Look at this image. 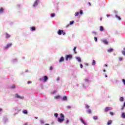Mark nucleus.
<instances>
[{
    "label": "nucleus",
    "mask_w": 125,
    "mask_h": 125,
    "mask_svg": "<svg viewBox=\"0 0 125 125\" xmlns=\"http://www.w3.org/2000/svg\"><path fill=\"white\" fill-rule=\"evenodd\" d=\"M60 116H61V118H58V122L59 123H62V122H64V115L62 113L61 114Z\"/></svg>",
    "instance_id": "obj_1"
},
{
    "label": "nucleus",
    "mask_w": 125,
    "mask_h": 125,
    "mask_svg": "<svg viewBox=\"0 0 125 125\" xmlns=\"http://www.w3.org/2000/svg\"><path fill=\"white\" fill-rule=\"evenodd\" d=\"M58 34L60 35V36H61V35H63V36H65V35H66V33H65L64 32V30H59L58 31Z\"/></svg>",
    "instance_id": "obj_2"
},
{
    "label": "nucleus",
    "mask_w": 125,
    "mask_h": 125,
    "mask_svg": "<svg viewBox=\"0 0 125 125\" xmlns=\"http://www.w3.org/2000/svg\"><path fill=\"white\" fill-rule=\"evenodd\" d=\"M72 58L73 56H72V55H67L66 56H65V60L66 61H68V59H72Z\"/></svg>",
    "instance_id": "obj_3"
},
{
    "label": "nucleus",
    "mask_w": 125,
    "mask_h": 125,
    "mask_svg": "<svg viewBox=\"0 0 125 125\" xmlns=\"http://www.w3.org/2000/svg\"><path fill=\"white\" fill-rule=\"evenodd\" d=\"M111 110H112V108L110 107H106L104 108V112H107L109 111H111Z\"/></svg>",
    "instance_id": "obj_4"
},
{
    "label": "nucleus",
    "mask_w": 125,
    "mask_h": 125,
    "mask_svg": "<svg viewBox=\"0 0 125 125\" xmlns=\"http://www.w3.org/2000/svg\"><path fill=\"white\" fill-rule=\"evenodd\" d=\"M11 46H12V43H9V44H8L5 47V48H6V49H7V48H9V47H11Z\"/></svg>",
    "instance_id": "obj_5"
},
{
    "label": "nucleus",
    "mask_w": 125,
    "mask_h": 125,
    "mask_svg": "<svg viewBox=\"0 0 125 125\" xmlns=\"http://www.w3.org/2000/svg\"><path fill=\"white\" fill-rule=\"evenodd\" d=\"M43 82L44 83H45V82H47V80H48V78H47V76H44L43 77Z\"/></svg>",
    "instance_id": "obj_6"
},
{
    "label": "nucleus",
    "mask_w": 125,
    "mask_h": 125,
    "mask_svg": "<svg viewBox=\"0 0 125 125\" xmlns=\"http://www.w3.org/2000/svg\"><path fill=\"white\" fill-rule=\"evenodd\" d=\"M16 96L17 98H19L20 99H23L24 98V97H21L18 94H16Z\"/></svg>",
    "instance_id": "obj_7"
},
{
    "label": "nucleus",
    "mask_w": 125,
    "mask_h": 125,
    "mask_svg": "<svg viewBox=\"0 0 125 125\" xmlns=\"http://www.w3.org/2000/svg\"><path fill=\"white\" fill-rule=\"evenodd\" d=\"M40 0H36L34 3L33 6L36 7L38 5V2Z\"/></svg>",
    "instance_id": "obj_8"
},
{
    "label": "nucleus",
    "mask_w": 125,
    "mask_h": 125,
    "mask_svg": "<svg viewBox=\"0 0 125 125\" xmlns=\"http://www.w3.org/2000/svg\"><path fill=\"white\" fill-rule=\"evenodd\" d=\"M5 36L6 39H8L10 37V35L8 34L7 33H5Z\"/></svg>",
    "instance_id": "obj_9"
},
{
    "label": "nucleus",
    "mask_w": 125,
    "mask_h": 125,
    "mask_svg": "<svg viewBox=\"0 0 125 125\" xmlns=\"http://www.w3.org/2000/svg\"><path fill=\"white\" fill-rule=\"evenodd\" d=\"M55 99H60L61 98V96L58 95L54 97Z\"/></svg>",
    "instance_id": "obj_10"
},
{
    "label": "nucleus",
    "mask_w": 125,
    "mask_h": 125,
    "mask_svg": "<svg viewBox=\"0 0 125 125\" xmlns=\"http://www.w3.org/2000/svg\"><path fill=\"white\" fill-rule=\"evenodd\" d=\"M103 42H104V44H106V45H108V41H107V40H103Z\"/></svg>",
    "instance_id": "obj_11"
},
{
    "label": "nucleus",
    "mask_w": 125,
    "mask_h": 125,
    "mask_svg": "<svg viewBox=\"0 0 125 125\" xmlns=\"http://www.w3.org/2000/svg\"><path fill=\"white\" fill-rule=\"evenodd\" d=\"M63 61H64V58L63 57H62L59 60V62L60 63H61V62H63Z\"/></svg>",
    "instance_id": "obj_12"
},
{
    "label": "nucleus",
    "mask_w": 125,
    "mask_h": 125,
    "mask_svg": "<svg viewBox=\"0 0 125 125\" xmlns=\"http://www.w3.org/2000/svg\"><path fill=\"white\" fill-rule=\"evenodd\" d=\"M100 31H101V32H103L104 31V28L103 27V26H101L100 27Z\"/></svg>",
    "instance_id": "obj_13"
},
{
    "label": "nucleus",
    "mask_w": 125,
    "mask_h": 125,
    "mask_svg": "<svg viewBox=\"0 0 125 125\" xmlns=\"http://www.w3.org/2000/svg\"><path fill=\"white\" fill-rule=\"evenodd\" d=\"M30 31H36V27L33 26L30 28Z\"/></svg>",
    "instance_id": "obj_14"
},
{
    "label": "nucleus",
    "mask_w": 125,
    "mask_h": 125,
    "mask_svg": "<svg viewBox=\"0 0 125 125\" xmlns=\"http://www.w3.org/2000/svg\"><path fill=\"white\" fill-rule=\"evenodd\" d=\"M80 121L83 124V125H86V124H85V122H84V121H83V119L81 118Z\"/></svg>",
    "instance_id": "obj_15"
},
{
    "label": "nucleus",
    "mask_w": 125,
    "mask_h": 125,
    "mask_svg": "<svg viewBox=\"0 0 125 125\" xmlns=\"http://www.w3.org/2000/svg\"><path fill=\"white\" fill-rule=\"evenodd\" d=\"M22 113L25 114V115H27V114H28V111H27V110H24L22 111Z\"/></svg>",
    "instance_id": "obj_16"
},
{
    "label": "nucleus",
    "mask_w": 125,
    "mask_h": 125,
    "mask_svg": "<svg viewBox=\"0 0 125 125\" xmlns=\"http://www.w3.org/2000/svg\"><path fill=\"white\" fill-rule=\"evenodd\" d=\"M77 60H78V62H82V60L81 59V58L77 57L76 58Z\"/></svg>",
    "instance_id": "obj_17"
},
{
    "label": "nucleus",
    "mask_w": 125,
    "mask_h": 125,
    "mask_svg": "<svg viewBox=\"0 0 125 125\" xmlns=\"http://www.w3.org/2000/svg\"><path fill=\"white\" fill-rule=\"evenodd\" d=\"M112 124V120H109L107 123V125H110Z\"/></svg>",
    "instance_id": "obj_18"
},
{
    "label": "nucleus",
    "mask_w": 125,
    "mask_h": 125,
    "mask_svg": "<svg viewBox=\"0 0 125 125\" xmlns=\"http://www.w3.org/2000/svg\"><path fill=\"white\" fill-rule=\"evenodd\" d=\"M4 9L3 8H0V13H2L3 11H4Z\"/></svg>",
    "instance_id": "obj_19"
},
{
    "label": "nucleus",
    "mask_w": 125,
    "mask_h": 125,
    "mask_svg": "<svg viewBox=\"0 0 125 125\" xmlns=\"http://www.w3.org/2000/svg\"><path fill=\"white\" fill-rule=\"evenodd\" d=\"M113 50H114L113 49V48H110V49H108V50H107V52H112V51H113Z\"/></svg>",
    "instance_id": "obj_20"
},
{
    "label": "nucleus",
    "mask_w": 125,
    "mask_h": 125,
    "mask_svg": "<svg viewBox=\"0 0 125 125\" xmlns=\"http://www.w3.org/2000/svg\"><path fill=\"white\" fill-rule=\"evenodd\" d=\"M62 100L63 101H66V100H67V97L66 96H64L62 98Z\"/></svg>",
    "instance_id": "obj_21"
},
{
    "label": "nucleus",
    "mask_w": 125,
    "mask_h": 125,
    "mask_svg": "<svg viewBox=\"0 0 125 125\" xmlns=\"http://www.w3.org/2000/svg\"><path fill=\"white\" fill-rule=\"evenodd\" d=\"M115 17L118 19V20H121V17L118 16V15H116Z\"/></svg>",
    "instance_id": "obj_22"
},
{
    "label": "nucleus",
    "mask_w": 125,
    "mask_h": 125,
    "mask_svg": "<svg viewBox=\"0 0 125 125\" xmlns=\"http://www.w3.org/2000/svg\"><path fill=\"white\" fill-rule=\"evenodd\" d=\"M95 64H96V62H95V60H93L92 65H94Z\"/></svg>",
    "instance_id": "obj_23"
},
{
    "label": "nucleus",
    "mask_w": 125,
    "mask_h": 125,
    "mask_svg": "<svg viewBox=\"0 0 125 125\" xmlns=\"http://www.w3.org/2000/svg\"><path fill=\"white\" fill-rule=\"evenodd\" d=\"M76 48H77V47H74L73 49V51H74L75 54H77V52L76 51Z\"/></svg>",
    "instance_id": "obj_24"
},
{
    "label": "nucleus",
    "mask_w": 125,
    "mask_h": 125,
    "mask_svg": "<svg viewBox=\"0 0 125 125\" xmlns=\"http://www.w3.org/2000/svg\"><path fill=\"white\" fill-rule=\"evenodd\" d=\"M122 118H123L124 119H125V113H123L122 114Z\"/></svg>",
    "instance_id": "obj_25"
},
{
    "label": "nucleus",
    "mask_w": 125,
    "mask_h": 125,
    "mask_svg": "<svg viewBox=\"0 0 125 125\" xmlns=\"http://www.w3.org/2000/svg\"><path fill=\"white\" fill-rule=\"evenodd\" d=\"M54 116H55L56 118H58V113H54Z\"/></svg>",
    "instance_id": "obj_26"
},
{
    "label": "nucleus",
    "mask_w": 125,
    "mask_h": 125,
    "mask_svg": "<svg viewBox=\"0 0 125 125\" xmlns=\"http://www.w3.org/2000/svg\"><path fill=\"white\" fill-rule=\"evenodd\" d=\"M120 101H121L122 102H123V101H124V98L123 97H120Z\"/></svg>",
    "instance_id": "obj_27"
},
{
    "label": "nucleus",
    "mask_w": 125,
    "mask_h": 125,
    "mask_svg": "<svg viewBox=\"0 0 125 125\" xmlns=\"http://www.w3.org/2000/svg\"><path fill=\"white\" fill-rule=\"evenodd\" d=\"M125 103H124V105L121 108V110H124V109H125Z\"/></svg>",
    "instance_id": "obj_28"
},
{
    "label": "nucleus",
    "mask_w": 125,
    "mask_h": 125,
    "mask_svg": "<svg viewBox=\"0 0 125 125\" xmlns=\"http://www.w3.org/2000/svg\"><path fill=\"white\" fill-rule=\"evenodd\" d=\"M87 112L88 114H91V110L90 109H88Z\"/></svg>",
    "instance_id": "obj_29"
},
{
    "label": "nucleus",
    "mask_w": 125,
    "mask_h": 125,
    "mask_svg": "<svg viewBox=\"0 0 125 125\" xmlns=\"http://www.w3.org/2000/svg\"><path fill=\"white\" fill-rule=\"evenodd\" d=\"M54 16H55V14L54 13L51 14V17L53 18V17H54Z\"/></svg>",
    "instance_id": "obj_30"
},
{
    "label": "nucleus",
    "mask_w": 125,
    "mask_h": 125,
    "mask_svg": "<svg viewBox=\"0 0 125 125\" xmlns=\"http://www.w3.org/2000/svg\"><path fill=\"white\" fill-rule=\"evenodd\" d=\"M119 61H123V57H119Z\"/></svg>",
    "instance_id": "obj_31"
},
{
    "label": "nucleus",
    "mask_w": 125,
    "mask_h": 125,
    "mask_svg": "<svg viewBox=\"0 0 125 125\" xmlns=\"http://www.w3.org/2000/svg\"><path fill=\"white\" fill-rule=\"evenodd\" d=\"M69 24L70 25H73V24H74V21H70Z\"/></svg>",
    "instance_id": "obj_32"
},
{
    "label": "nucleus",
    "mask_w": 125,
    "mask_h": 125,
    "mask_svg": "<svg viewBox=\"0 0 125 125\" xmlns=\"http://www.w3.org/2000/svg\"><path fill=\"white\" fill-rule=\"evenodd\" d=\"M85 108H86V109H89V105H88L87 104H85Z\"/></svg>",
    "instance_id": "obj_33"
},
{
    "label": "nucleus",
    "mask_w": 125,
    "mask_h": 125,
    "mask_svg": "<svg viewBox=\"0 0 125 125\" xmlns=\"http://www.w3.org/2000/svg\"><path fill=\"white\" fill-rule=\"evenodd\" d=\"M122 53L123 55H125V51H122Z\"/></svg>",
    "instance_id": "obj_34"
},
{
    "label": "nucleus",
    "mask_w": 125,
    "mask_h": 125,
    "mask_svg": "<svg viewBox=\"0 0 125 125\" xmlns=\"http://www.w3.org/2000/svg\"><path fill=\"white\" fill-rule=\"evenodd\" d=\"M110 115H111V116H114V112H110Z\"/></svg>",
    "instance_id": "obj_35"
},
{
    "label": "nucleus",
    "mask_w": 125,
    "mask_h": 125,
    "mask_svg": "<svg viewBox=\"0 0 125 125\" xmlns=\"http://www.w3.org/2000/svg\"><path fill=\"white\" fill-rule=\"evenodd\" d=\"M79 14V12H76L75 13V16H78Z\"/></svg>",
    "instance_id": "obj_36"
},
{
    "label": "nucleus",
    "mask_w": 125,
    "mask_h": 125,
    "mask_svg": "<svg viewBox=\"0 0 125 125\" xmlns=\"http://www.w3.org/2000/svg\"><path fill=\"white\" fill-rule=\"evenodd\" d=\"M93 119H94L95 121H96V120H97V116H94V117H93Z\"/></svg>",
    "instance_id": "obj_37"
},
{
    "label": "nucleus",
    "mask_w": 125,
    "mask_h": 125,
    "mask_svg": "<svg viewBox=\"0 0 125 125\" xmlns=\"http://www.w3.org/2000/svg\"><path fill=\"white\" fill-rule=\"evenodd\" d=\"M122 82H123L124 84H125V79H123L122 80Z\"/></svg>",
    "instance_id": "obj_38"
},
{
    "label": "nucleus",
    "mask_w": 125,
    "mask_h": 125,
    "mask_svg": "<svg viewBox=\"0 0 125 125\" xmlns=\"http://www.w3.org/2000/svg\"><path fill=\"white\" fill-rule=\"evenodd\" d=\"M40 123H41V124H43V123H44V122H43V120H41L40 121Z\"/></svg>",
    "instance_id": "obj_39"
},
{
    "label": "nucleus",
    "mask_w": 125,
    "mask_h": 125,
    "mask_svg": "<svg viewBox=\"0 0 125 125\" xmlns=\"http://www.w3.org/2000/svg\"><path fill=\"white\" fill-rule=\"evenodd\" d=\"M11 88H15V85H13Z\"/></svg>",
    "instance_id": "obj_40"
},
{
    "label": "nucleus",
    "mask_w": 125,
    "mask_h": 125,
    "mask_svg": "<svg viewBox=\"0 0 125 125\" xmlns=\"http://www.w3.org/2000/svg\"><path fill=\"white\" fill-rule=\"evenodd\" d=\"M80 14H83V10H80Z\"/></svg>",
    "instance_id": "obj_41"
},
{
    "label": "nucleus",
    "mask_w": 125,
    "mask_h": 125,
    "mask_svg": "<svg viewBox=\"0 0 125 125\" xmlns=\"http://www.w3.org/2000/svg\"><path fill=\"white\" fill-rule=\"evenodd\" d=\"M94 40L96 42L97 41V37H94Z\"/></svg>",
    "instance_id": "obj_42"
},
{
    "label": "nucleus",
    "mask_w": 125,
    "mask_h": 125,
    "mask_svg": "<svg viewBox=\"0 0 125 125\" xmlns=\"http://www.w3.org/2000/svg\"><path fill=\"white\" fill-rule=\"evenodd\" d=\"M83 66V64L81 63L80 64V67L82 69Z\"/></svg>",
    "instance_id": "obj_43"
},
{
    "label": "nucleus",
    "mask_w": 125,
    "mask_h": 125,
    "mask_svg": "<svg viewBox=\"0 0 125 125\" xmlns=\"http://www.w3.org/2000/svg\"><path fill=\"white\" fill-rule=\"evenodd\" d=\"M87 4H88V6H90L91 5L90 2H88Z\"/></svg>",
    "instance_id": "obj_44"
},
{
    "label": "nucleus",
    "mask_w": 125,
    "mask_h": 125,
    "mask_svg": "<svg viewBox=\"0 0 125 125\" xmlns=\"http://www.w3.org/2000/svg\"><path fill=\"white\" fill-rule=\"evenodd\" d=\"M53 69V68L52 67V66H50V71H51Z\"/></svg>",
    "instance_id": "obj_45"
},
{
    "label": "nucleus",
    "mask_w": 125,
    "mask_h": 125,
    "mask_svg": "<svg viewBox=\"0 0 125 125\" xmlns=\"http://www.w3.org/2000/svg\"><path fill=\"white\" fill-rule=\"evenodd\" d=\"M55 92H56V91H54L53 92H52V94H54V93H55Z\"/></svg>",
    "instance_id": "obj_46"
},
{
    "label": "nucleus",
    "mask_w": 125,
    "mask_h": 125,
    "mask_svg": "<svg viewBox=\"0 0 125 125\" xmlns=\"http://www.w3.org/2000/svg\"><path fill=\"white\" fill-rule=\"evenodd\" d=\"M32 82H30V81H28L27 82V83L29 84V83H31Z\"/></svg>",
    "instance_id": "obj_47"
},
{
    "label": "nucleus",
    "mask_w": 125,
    "mask_h": 125,
    "mask_svg": "<svg viewBox=\"0 0 125 125\" xmlns=\"http://www.w3.org/2000/svg\"><path fill=\"white\" fill-rule=\"evenodd\" d=\"M69 120H66V124H68Z\"/></svg>",
    "instance_id": "obj_48"
},
{
    "label": "nucleus",
    "mask_w": 125,
    "mask_h": 125,
    "mask_svg": "<svg viewBox=\"0 0 125 125\" xmlns=\"http://www.w3.org/2000/svg\"><path fill=\"white\" fill-rule=\"evenodd\" d=\"M110 15H106L107 17H110Z\"/></svg>",
    "instance_id": "obj_49"
},
{
    "label": "nucleus",
    "mask_w": 125,
    "mask_h": 125,
    "mask_svg": "<svg viewBox=\"0 0 125 125\" xmlns=\"http://www.w3.org/2000/svg\"><path fill=\"white\" fill-rule=\"evenodd\" d=\"M59 80H60V78H59V77H58L57 78V81H59Z\"/></svg>",
    "instance_id": "obj_50"
},
{
    "label": "nucleus",
    "mask_w": 125,
    "mask_h": 125,
    "mask_svg": "<svg viewBox=\"0 0 125 125\" xmlns=\"http://www.w3.org/2000/svg\"><path fill=\"white\" fill-rule=\"evenodd\" d=\"M93 34H94L95 35H96V32H93Z\"/></svg>",
    "instance_id": "obj_51"
},
{
    "label": "nucleus",
    "mask_w": 125,
    "mask_h": 125,
    "mask_svg": "<svg viewBox=\"0 0 125 125\" xmlns=\"http://www.w3.org/2000/svg\"><path fill=\"white\" fill-rule=\"evenodd\" d=\"M104 67H108V65H107V64H104Z\"/></svg>",
    "instance_id": "obj_52"
},
{
    "label": "nucleus",
    "mask_w": 125,
    "mask_h": 125,
    "mask_svg": "<svg viewBox=\"0 0 125 125\" xmlns=\"http://www.w3.org/2000/svg\"><path fill=\"white\" fill-rule=\"evenodd\" d=\"M67 108H68V109H70V108H71V106H67Z\"/></svg>",
    "instance_id": "obj_53"
},
{
    "label": "nucleus",
    "mask_w": 125,
    "mask_h": 125,
    "mask_svg": "<svg viewBox=\"0 0 125 125\" xmlns=\"http://www.w3.org/2000/svg\"><path fill=\"white\" fill-rule=\"evenodd\" d=\"M39 81H42V78H40V79H39Z\"/></svg>",
    "instance_id": "obj_54"
},
{
    "label": "nucleus",
    "mask_w": 125,
    "mask_h": 125,
    "mask_svg": "<svg viewBox=\"0 0 125 125\" xmlns=\"http://www.w3.org/2000/svg\"><path fill=\"white\" fill-rule=\"evenodd\" d=\"M100 20V21H102V18H101Z\"/></svg>",
    "instance_id": "obj_55"
},
{
    "label": "nucleus",
    "mask_w": 125,
    "mask_h": 125,
    "mask_svg": "<svg viewBox=\"0 0 125 125\" xmlns=\"http://www.w3.org/2000/svg\"><path fill=\"white\" fill-rule=\"evenodd\" d=\"M85 81L86 82H88V79H85Z\"/></svg>",
    "instance_id": "obj_56"
},
{
    "label": "nucleus",
    "mask_w": 125,
    "mask_h": 125,
    "mask_svg": "<svg viewBox=\"0 0 125 125\" xmlns=\"http://www.w3.org/2000/svg\"><path fill=\"white\" fill-rule=\"evenodd\" d=\"M1 111H2V109L0 108V112H1Z\"/></svg>",
    "instance_id": "obj_57"
},
{
    "label": "nucleus",
    "mask_w": 125,
    "mask_h": 125,
    "mask_svg": "<svg viewBox=\"0 0 125 125\" xmlns=\"http://www.w3.org/2000/svg\"><path fill=\"white\" fill-rule=\"evenodd\" d=\"M103 72H106V70L104 69V70H103Z\"/></svg>",
    "instance_id": "obj_58"
},
{
    "label": "nucleus",
    "mask_w": 125,
    "mask_h": 125,
    "mask_svg": "<svg viewBox=\"0 0 125 125\" xmlns=\"http://www.w3.org/2000/svg\"><path fill=\"white\" fill-rule=\"evenodd\" d=\"M17 6H18V7H20V5H18Z\"/></svg>",
    "instance_id": "obj_59"
},
{
    "label": "nucleus",
    "mask_w": 125,
    "mask_h": 125,
    "mask_svg": "<svg viewBox=\"0 0 125 125\" xmlns=\"http://www.w3.org/2000/svg\"><path fill=\"white\" fill-rule=\"evenodd\" d=\"M24 125H28V124L25 123V124H24Z\"/></svg>",
    "instance_id": "obj_60"
},
{
    "label": "nucleus",
    "mask_w": 125,
    "mask_h": 125,
    "mask_svg": "<svg viewBox=\"0 0 125 125\" xmlns=\"http://www.w3.org/2000/svg\"><path fill=\"white\" fill-rule=\"evenodd\" d=\"M105 78H107V75H105Z\"/></svg>",
    "instance_id": "obj_61"
},
{
    "label": "nucleus",
    "mask_w": 125,
    "mask_h": 125,
    "mask_svg": "<svg viewBox=\"0 0 125 125\" xmlns=\"http://www.w3.org/2000/svg\"><path fill=\"white\" fill-rule=\"evenodd\" d=\"M45 125H49V124H45Z\"/></svg>",
    "instance_id": "obj_62"
},
{
    "label": "nucleus",
    "mask_w": 125,
    "mask_h": 125,
    "mask_svg": "<svg viewBox=\"0 0 125 125\" xmlns=\"http://www.w3.org/2000/svg\"><path fill=\"white\" fill-rule=\"evenodd\" d=\"M35 119H38V117H35Z\"/></svg>",
    "instance_id": "obj_63"
},
{
    "label": "nucleus",
    "mask_w": 125,
    "mask_h": 125,
    "mask_svg": "<svg viewBox=\"0 0 125 125\" xmlns=\"http://www.w3.org/2000/svg\"><path fill=\"white\" fill-rule=\"evenodd\" d=\"M69 26V25H67V27Z\"/></svg>",
    "instance_id": "obj_64"
}]
</instances>
